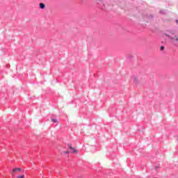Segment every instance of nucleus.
<instances>
[{
    "label": "nucleus",
    "instance_id": "f257e3e1",
    "mask_svg": "<svg viewBox=\"0 0 178 178\" xmlns=\"http://www.w3.org/2000/svg\"><path fill=\"white\" fill-rule=\"evenodd\" d=\"M166 37H168V38H170V40H171V41L172 42H175V41H176L177 42H178V36L177 35H169V34H166L165 35Z\"/></svg>",
    "mask_w": 178,
    "mask_h": 178
},
{
    "label": "nucleus",
    "instance_id": "f03ea898",
    "mask_svg": "<svg viewBox=\"0 0 178 178\" xmlns=\"http://www.w3.org/2000/svg\"><path fill=\"white\" fill-rule=\"evenodd\" d=\"M15 172H22V168H15L13 169V173H15Z\"/></svg>",
    "mask_w": 178,
    "mask_h": 178
},
{
    "label": "nucleus",
    "instance_id": "7ed1b4c3",
    "mask_svg": "<svg viewBox=\"0 0 178 178\" xmlns=\"http://www.w3.org/2000/svg\"><path fill=\"white\" fill-rule=\"evenodd\" d=\"M39 6L40 9H45V4H44L43 3H40Z\"/></svg>",
    "mask_w": 178,
    "mask_h": 178
},
{
    "label": "nucleus",
    "instance_id": "20e7f679",
    "mask_svg": "<svg viewBox=\"0 0 178 178\" xmlns=\"http://www.w3.org/2000/svg\"><path fill=\"white\" fill-rule=\"evenodd\" d=\"M51 122L54 123H58V120L56 119H51Z\"/></svg>",
    "mask_w": 178,
    "mask_h": 178
},
{
    "label": "nucleus",
    "instance_id": "39448f33",
    "mask_svg": "<svg viewBox=\"0 0 178 178\" xmlns=\"http://www.w3.org/2000/svg\"><path fill=\"white\" fill-rule=\"evenodd\" d=\"M163 49H165V47L161 46V51H163Z\"/></svg>",
    "mask_w": 178,
    "mask_h": 178
},
{
    "label": "nucleus",
    "instance_id": "423d86ee",
    "mask_svg": "<svg viewBox=\"0 0 178 178\" xmlns=\"http://www.w3.org/2000/svg\"><path fill=\"white\" fill-rule=\"evenodd\" d=\"M17 178H24V175H21V176H19V177H17Z\"/></svg>",
    "mask_w": 178,
    "mask_h": 178
},
{
    "label": "nucleus",
    "instance_id": "0eeeda50",
    "mask_svg": "<svg viewBox=\"0 0 178 178\" xmlns=\"http://www.w3.org/2000/svg\"><path fill=\"white\" fill-rule=\"evenodd\" d=\"M69 148H70V149H72H72H74V148H73V147H72V145H70V146H69Z\"/></svg>",
    "mask_w": 178,
    "mask_h": 178
},
{
    "label": "nucleus",
    "instance_id": "6e6552de",
    "mask_svg": "<svg viewBox=\"0 0 178 178\" xmlns=\"http://www.w3.org/2000/svg\"><path fill=\"white\" fill-rule=\"evenodd\" d=\"M72 152H77V150H76L75 149H72Z\"/></svg>",
    "mask_w": 178,
    "mask_h": 178
},
{
    "label": "nucleus",
    "instance_id": "1a4fd4ad",
    "mask_svg": "<svg viewBox=\"0 0 178 178\" xmlns=\"http://www.w3.org/2000/svg\"><path fill=\"white\" fill-rule=\"evenodd\" d=\"M64 154H69V152H67V151L64 152Z\"/></svg>",
    "mask_w": 178,
    "mask_h": 178
},
{
    "label": "nucleus",
    "instance_id": "9d476101",
    "mask_svg": "<svg viewBox=\"0 0 178 178\" xmlns=\"http://www.w3.org/2000/svg\"><path fill=\"white\" fill-rule=\"evenodd\" d=\"M176 23H177V24H178V20H176Z\"/></svg>",
    "mask_w": 178,
    "mask_h": 178
}]
</instances>
